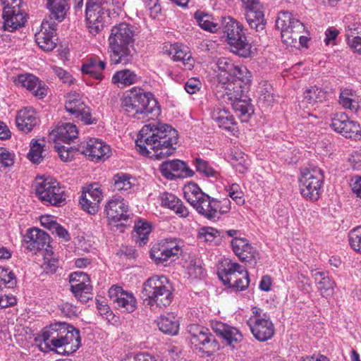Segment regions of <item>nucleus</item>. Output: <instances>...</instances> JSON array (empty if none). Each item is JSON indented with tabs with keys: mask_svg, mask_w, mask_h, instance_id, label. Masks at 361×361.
Masks as SVG:
<instances>
[{
	"mask_svg": "<svg viewBox=\"0 0 361 361\" xmlns=\"http://www.w3.org/2000/svg\"><path fill=\"white\" fill-rule=\"evenodd\" d=\"M57 152L62 161H70L73 159L76 149L65 146H58Z\"/></svg>",
	"mask_w": 361,
	"mask_h": 361,
	"instance_id": "nucleus-59",
	"label": "nucleus"
},
{
	"mask_svg": "<svg viewBox=\"0 0 361 361\" xmlns=\"http://www.w3.org/2000/svg\"><path fill=\"white\" fill-rule=\"evenodd\" d=\"M219 235V232L212 227H203L200 229L197 238L202 242H212L216 237Z\"/></svg>",
	"mask_w": 361,
	"mask_h": 361,
	"instance_id": "nucleus-56",
	"label": "nucleus"
},
{
	"mask_svg": "<svg viewBox=\"0 0 361 361\" xmlns=\"http://www.w3.org/2000/svg\"><path fill=\"white\" fill-rule=\"evenodd\" d=\"M68 328H70L69 324L65 322L55 323L44 328L38 337L41 350L45 351L53 350L54 348H61L63 335Z\"/></svg>",
	"mask_w": 361,
	"mask_h": 361,
	"instance_id": "nucleus-13",
	"label": "nucleus"
},
{
	"mask_svg": "<svg viewBox=\"0 0 361 361\" xmlns=\"http://www.w3.org/2000/svg\"><path fill=\"white\" fill-rule=\"evenodd\" d=\"M192 207L204 218L210 221L217 220L216 208H218V200L211 197L206 194L198 201L197 204Z\"/></svg>",
	"mask_w": 361,
	"mask_h": 361,
	"instance_id": "nucleus-31",
	"label": "nucleus"
},
{
	"mask_svg": "<svg viewBox=\"0 0 361 361\" xmlns=\"http://www.w3.org/2000/svg\"><path fill=\"white\" fill-rule=\"evenodd\" d=\"M212 329L217 336L233 348L243 339V335L238 329L226 324L216 322L212 324Z\"/></svg>",
	"mask_w": 361,
	"mask_h": 361,
	"instance_id": "nucleus-28",
	"label": "nucleus"
},
{
	"mask_svg": "<svg viewBox=\"0 0 361 361\" xmlns=\"http://www.w3.org/2000/svg\"><path fill=\"white\" fill-rule=\"evenodd\" d=\"M248 326L255 338L259 341H266L271 338L275 333L274 326L270 317L252 321Z\"/></svg>",
	"mask_w": 361,
	"mask_h": 361,
	"instance_id": "nucleus-25",
	"label": "nucleus"
},
{
	"mask_svg": "<svg viewBox=\"0 0 361 361\" xmlns=\"http://www.w3.org/2000/svg\"><path fill=\"white\" fill-rule=\"evenodd\" d=\"M157 326L163 333L170 335H176L179 329L178 322L172 314L161 316L157 320Z\"/></svg>",
	"mask_w": 361,
	"mask_h": 361,
	"instance_id": "nucleus-40",
	"label": "nucleus"
},
{
	"mask_svg": "<svg viewBox=\"0 0 361 361\" xmlns=\"http://www.w3.org/2000/svg\"><path fill=\"white\" fill-rule=\"evenodd\" d=\"M85 106L78 93L73 92L68 94L65 104V108L67 111L75 115L78 113V111L84 110Z\"/></svg>",
	"mask_w": 361,
	"mask_h": 361,
	"instance_id": "nucleus-46",
	"label": "nucleus"
},
{
	"mask_svg": "<svg viewBox=\"0 0 361 361\" xmlns=\"http://www.w3.org/2000/svg\"><path fill=\"white\" fill-rule=\"evenodd\" d=\"M47 7L50 11V16L55 20L61 22L66 15V0H47Z\"/></svg>",
	"mask_w": 361,
	"mask_h": 361,
	"instance_id": "nucleus-44",
	"label": "nucleus"
},
{
	"mask_svg": "<svg viewBox=\"0 0 361 361\" xmlns=\"http://www.w3.org/2000/svg\"><path fill=\"white\" fill-rule=\"evenodd\" d=\"M132 179L131 176L127 173H118L116 174L113 178L114 190L118 191H128L134 185L131 181Z\"/></svg>",
	"mask_w": 361,
	"mask_h": 361,
	"instance_id": "nucleus-47",
	"label": "nucleus"
},
{
	"mask_svg": "<svg viewBox=\"0 0 361 361\" xmlns=\"http://www.w3.org/2000/svg\"><path fill=\"white\" fill-rule=\"evenodd\" d=\"M104 214L109 221L118 222L128 219V206L123 198L116 197L109 200L104 208Z\"/></svg>",
	"mask_w": 361,
	"mask_h": 361,
	"instance_id": "nucleus-23",
	"label": "nucleus"
},
{
	"mask_svg": "<svg viewBox=\"0 0 361 361\" xmlns=\"http://www.w3.org/2000/svg\"><path fill=\"white\" fill-rule=\"evenodd\" d=\"M109 296L118 309H123L128 312H133L136 309L137 301L133 294L120 286H111L109 290Z\"/></svg>",
	"mask_w": 361,
	"mask_h": 361,
	"instance_id": "nucleus-19",
	"label": "nucleus"
},
{
	"mask_svg": "<svg viewBox=\"0 0 361 361\" xmlns=\"http://www.w3.org/2000/svg\"><path fill=\"white\" fill-rule=\"evenodd\" d=\"M160 171L163 176L169 180L183 177V176L192 177L194 171L186 166V164L179 159L166 161L160 166Z\"/></svg>",
	"mask_w": 361,
	"mask_h": 361,
	"instance_id": "nucleus-21",
	"label": "nucleus"
},
{
	"mask_svg": "<svg viewBox=\"0 0 361 361\" xmlns=\"http://www.w3.org/2000/svg\"><path fill=\"white\" fill-rule=\"evenodd\" d=\"M52 70L54 74L59 78L60 80L63 83L71 84L73 82L72 75L66 71L62 69L60 67L54 66Z\"/></svg>",
	"mask_w": 361,
	"mask_h": 361,
	"instance_id": "nucleus-63",
	"label": "nucleus"
},
{
	"mask_svg": "<svg viewBox=\"0 0 361 361\" xmlns=\"http://www.w3.org/2000/svg\"><path fill=\"white\" fill-rule=\"evenodd\" d=\"M331 126L335 131L348 138H355L360 133V124L348 120L347 116L343 114L334 118Z\"/></svg>",
	"mask_w": 361,
	"mask_h": 361,
	"instance_id": "nucleus-24",
	"label": "nucleus"
},
{
	"mask_svg": "<svg viewBox=\"0 0 361 361\" xmlns=\"http://www.w3.org/2000/svg\"><path fill=\"white\" fill-rule=\"evenodd\" d=\"M212 118L217 126L232 135L238 132L237 123L231 113L225 108L216 107L212 112Z\"/></svg>",
	"mask_w": 361,
	"mask_h": 361,
	"instance_id": "nucleus-29",
	"label": "nucleus"
},
{
	"mask_svg": "<svg viewBox=\"0 0 361 361\" xmlns=\"http://www.w3.org/2000/svg\"><path fill=\"white\" fill-rule=\"evenodd\" d=\"M195 18L201 28L211 32L219 30L221 24L214 21V18L202 11H197L195 13Z\"/></svg>",
	"mask_w": 361,
	"mask_h": 361,
	"instance_id": "nucleus-43",
	"label": "nucleus"
},
{
	"mask_svg": "<svg viewBox=\"0 0 361 361\" xmlns=\"http://www.w3.org/2000/svg\"><path fill=\"white\" fill-rule=\"evenodd\" d=\"M43 145L37 141L32 142L30 152L27 154L28 159L34 164H39L43 159Z\"/></svg>",
	"mask_w": 361,
	"mask_h": 361,
	"instance_id": "nucleus-52",
	"label": "nucleus"
},
{
	"mask_svg": "<svg viewBox=\"0 0 361 361\" xmlns=\"http://www.w3.org/2000/svg\"><path fill=\"white\" fill-rule=\"evenodd\" d=\"M231 102L233 110L243 122L247 121L254 113L252 105L247 100L242 99V97Z\"/></svg>",
	"mask_w": 361,
	"mask_h": 361,
	"instance_id": "nucleus-41",
	"label": "nucleus"
},
{
	"mask_svg": "<svg viewBox=\"0 0 361 361\" xmlns=\"http://www.w3.org/2000/svg\"><path fill=\"white\" fill-rule=\"evenodd\" d=\"M39 122L37 112L32 108H24L16 116L17 128L22 132H30Z\"/></svg>",
	"mask_w": 361,
	"mask_h": 361,
	"instance_id": "nucleus-27",
	"label": "nucleus"
},
{
	"mask_svg": "<svg viewBox=\"0 0 361 361\" xmlns=\"http://www.w3.org/2000/svg\"><path fill=\"white\" fill-rule=\"evenodd\" d=\"M61 313L68 317H75L78 314V308L71 302H63L59 305Z\"/></svg>",
	"mask_w": 361,
	"mask_h": 361,
	"instance_id": "nucleus-60",
	"label": "nucleus"
},
{
	"mask_svg": "<svg viewBox=\"0 0 361 361\" xmlns=\"http://www.w3.org/2000/svg\"><path fill=\"white\" fill-rule=\"evenodd\" d=\"M243 7L246 11L245 18L250 27L256 31L264 30V13L262 5L258 4L255 8V6L249 7L246 4H243Z\"/></svg>",
	"mask_w": 361,
	"mask_h": 361,
	"instance_id": "nucleus-33",
	"label": "nucleus"
},
{
	"mask_svg": "<svg viewBox=\"0 0 361 361\" xmlns=\"http://www.w3.org/2000/svg\"><path fill=\"white\" fill-rule=\"evenodd\" d=\"M102 197L100 188L97 184H92L82 192L79 203L83 210L94 214L98 211Z\"/></svg>",
	"mask_w": 361,
	"mask_h": 361,
	"instance_id": "nucleus-20",
	"label": "nucleus"
},
{
	"mask_svg": "<svg viewBox=\"0 0 361 361\" xmlns=\"http://www.w3.org/2000/svg\"><path fill=\"white\" fill-rule=\"evenodd\" d=\"M200 87L201 82L197 78H191L188 79L184 86L185 91L190 94L198 92L200 89Z\"/></svg>",
	"mask_w": 361,
	"mask_h": 361,
	"instance_id": "nucleus-64",
	"label": "nucleus"
},
{
	"mask_svg": "<svg viewBox=\"0 0 361 361\" xmlns=\"http://www.w3.org/2000/svg\"><path fill=\"white\" fill-rule=\"evenodd\" d=\"M63 335V341L61 347L63 348V354H71L75 352L80 346V331L73 326L69 324Z\"/></svg>",
	"mask_w": 361,
	"mask_h": 361,
	"instance_id": "nucleus-34",
	"label": "nucleus"
},
{
	"mask_svg": "<svg viewBox=\"0 0 361 361\" xmlns=\"http://www.w3.org/2000/svg\"><path fill=\"white\" fill-rule=\"evenodd\" d=\"M82 153L89 157L92 161L105 159L111 153L110 147L98 139H90L81 146Z\"/></svg>",
	"mask_w": 361,
	"mask_h": 361,
	"instance_id": "nucleus-22",
	"label": "nucleus"
},
{
	"mask_svg": "<svg viewBox=\"0 0 361 361\" xmlns=\"http://www.w3.org/2000/svg\"><path fill=\"white\" fill-rule=\"evenodd\" d=\"M24 242L27 250L34 253L44 250L49 255L50 249V236L45 231L32 228L27 231L24 235Z\"/></svg>",
	"mask_w": 361,
	"mask_h": 361,
	"instance_id": "nucleus-16",
	"label": "nucleus"
},
{
	"mask_svg": "<svg viewBox=\"0 0 361 361\" xmlns=\"http://www.w3.org/2000/svg\"><path fill=\"white\" fill-rule=\"evenodd\" d=\"M276 26L281 30L283 43L295 46L298 39L302 46H306L307 38L301 35L305 30V26L298 19L294 18L291 13L280 12L276 20Z\"/></svg>",
	"mask_w": 361,
	"mask_h": 361,
	"instance_id": "nucleus-6",
	"label": "nucleus"
},
{
	"mask_svg": "<svg viewBox=\"0 0 361 361\" xmlns=\"http://www.w3.org/2000/svg\"><path fill=\"white\" fill-rule=\"evenodd\" d=\"M105 67L106 63L104 61L99 59L97 57H92L87 59L82 64L81 71L84 74L101 80L103 78L101 71L104 70Z\"/></svg>",
	"mask_w": 361,
	"mask_h": 361,
	"instance_id": "nucleus-37",
	"label": "nucleus"
},
{
	"mask_svg": "<svg viewBox=\"0 0 361 361\" xmlns=\"http://www.w3.org/2000/svg\"><path fill=\"white\" fill-rule=\"evenodd\" d=\"M183 193L185 200L192 206L197 204L199 200L206 195L203 192L197 184L190 183L184 186Z\"/></svg>",
	"mask_w": 361,
	"mask_h": 361,
	"instance_id": "nucleus-45",
	"label": "nucleus"
},
{
	"mask_svg": "<svg viewBox=\"0 0 361 361\" xmlns=\"http://www.w3.org/2000/svg\"><path fill=\"white\" fill-rule=\"evenodd\" d=\"M182 242L176 238H166L155 244L151 249V257L157 263H163L171 257L177 256L181 250Z\"/></svg>",
	"mask_w": 361,
	"mask_h": 361,
	"instance_id": "nucleus-14",
	"label": "nucleus"
},
{
	"mask_svg": "<svg viewBox=\"0 0 361 361\" xmlns=\"http://www.w3.org/2000/svg\"><path fill=\"white\" fill-rule=\"evenodd\" d=\"M54 20H55L54 18L50 16L48 18L44 19L40 30L35 34L36 42L42 49L46 51H51L56 47L54 37L56 35V24Z\"/></svg>",
	"mask_w": 361,
	"mask_h": 361,
	"instance_id": "nucleus-17",
	"label": "nucleus"
},
{
	"mask_svg": "<svg viewBox=\"0 0 361 361\" xmlns=\"http://www.w3.org/2000/svg\"><path fill=\"white\" fill-rule=\"evenodd\" d=\"M4 5L2 17L4 18V28L8 32H13L23 27L27 15L20 8L21 0H1Z\"/></svg>",
	"mask_w": 361,
	"mask_h": 361,
	"instance_id": "nucleus-12",
	"label": "nucleus"
},
{
	"mask_svg": "<svg viewBox=\"0 0 361 361\" xmlns=\"http://www.w3.org/2000/svg\"><path fill=\"white\" fill-rule=\"evenodd\" d=\"M216 66L221 72L219 74V78L222 79L226 75H227L226 77H229L235 65L229 58L221 57L217 60Z\"/></svg>",
	"mask_w": 361,
	"mask_h": 361,
	"instance_id": "nucleus-51",
	"label": "nucleus"
},
{
	"mask_svg": "<svg viewBox=\"0 0 361 361\" xmlns=\"http://www.w3.org/2000/svg\"><path fill=\"white\" fill-rule=\"evenodd\" d=\"M178 141V132L171 126L159 123L145 125L135 140L137 150L142 155L155 159L171 155Z\"/></svg>",
	"mask_w": 361,
	"mask_h": 361,
	"instance_id": "nucleus-1",
	"label": "nucleus"
},
{
	"mask_svg": "<svg viewBox=\"0 0 361 361\" xmlns=\"http://www.w3.org/2000/svg\"><path fill=\"white\" fill-rule=\"evenodd\" d=\"M231 245L233 252L242 262H246L253 267L256 265L259 254L246 238L234 237Z\"/></svg>",
	"mask_w": 361,
	"mask_h": 361,
	"instance_id": "nucleus-18",
	"label": "nucleus"
},
{
	"mask_svg": "<svg viewBox=\"0 0 361 361\" xmlns=\"http://www.w3.org/2000/svg\"><path fill=\"white\" fill-rule=\"evenodd\" d=\"M304 97L300 102V107L309 108V106H314L317 102H321L325 97V92L316 86L307 89L304 93Z\"/></svg>",
	"mask_w": 361,
	"mask_h": 361,
	"instance_id": "nucleus-39",
	"label": "nucleus"
},
{
	"mask_svg": "<svg viewBox=\"0 0 361 361\" xmlns=\"http://www.w3.org/2000/svg\"><path fill=\"white\" fill-rule=\"evenodd\" d=\"M219 92H222L221 95L224 98L232 102L243 97L245 86L239 80H233L229 77L220 79L219 85Z\"/></svg>",
	"mask_w": 361,
	"mask_h": 361,
	"instance_id": "nucleus-26",
	"label": "nucleus"
},
{
	"mask_svg": "<svg viewBox=\"0 0 361 361\" xmlns=\"http://www.w3.org/2000/svg\"><path fill=\"white\" fill-rule=\"evenodd\" d=\"M159 199L162 207L171 209L180 217H186L188 216L189 212L188 209L183 205L182 201L175 195L164 192L160 194Z\"/></svg>",
	"mask_w": 361,
	"mask_h": 361,
	"instance_id": "nucleus-32",
	"label": "nucleus"
},
{
	"mask_svg": "<svg viewBox=\"0 0 361 361\" xmlns=\"http://www.w3.org/2000/svg\"><path fill=\"white\" fill-rule=\"evenodd\" d=\"M135 232L140 240V244L146 243L148 235L151 232V226L147 223L142 220H139L135 226Z\"/></svg>",
	"mask_w": 361,
	"mask_h": 361,
	"instance_id": "nucleus-55",
	"label": "nucleus"
},
{
	"mask_svg": "<svg viewBox=\"0 0 361 361\" xmlns=\"http://www.w3.org/2000/svg\"><path fill=\"white\" fill-rule=\"evenodd\" d=\"M219 30L226 37L231 51L235 54L247 58L251 54V44L247 41L242 25L233 18L224 17Z\"/></svg>",
	"mask_w": 361,
	"mask_h": 361,
	"instance_id": "nucleus-5",
	"label": "nucleus"
},
{
	"mask_svg": "<svg viewBox=\"0 0 361 361\" xmlns=\"http://www.w3.org/2000/svg\"><path fill=\"white\" fill-rule=\"evenodd\" d=\"M135 36L133 26L127 23H121L111 27L108 39L111 63L126 65L132 61Z\"/></svg>",
	"mask_w": 361,
	"mask_h": 361,
	"instance_id": "nucleus-2",
	"label": "nucleus"
},
{
	"mask_svg": "<svg viewBox=\"0 0 361 361\" xmlns=\"http://www.w3.org/2000/svg\"><path fill=\"white\" fill-rule=\"evenodd\" d=\"M300 180V193L307 200H317L324 182V174L317 166L301 169Z\"/></svg>",
	"mask_w": 361,
	"mask_h": 361,
	"instance_id": "nucleus-9",
	"label": "nucleus"
},
{
	"mask_svg": "<svg viewBox=\"0 0 361 361\" xmlns=\"http://www.w3.org/2000/svg\"><path fill=\"white\" fill-rule=\"evenodd\" d=\"M71 290L82 302L92 298V287L88 275L82 271H75L70 276Z\"/></svg>",
	"mask_w": 361,
	"mask_h": 361,
	"instance_id": "nucleus-15",
	"label": "nucleus"
},
{
	"mask_svg": "<svg viewBox=\"0 0 361 361\" xmlns=\"http://www.w3.org/2000/svg\"><path fill=\"white\" fill-rule=\"evenodd\" d=\"M173 59L176 61L182 62L185 69L191 70L193 68V60L191 54L188 52L187 47L176 49Z\"/></svg>",
	"mask_w": 361,
	"mask_h": 361,
	"instance_id": "nucleus-50",
	"label": "nucleus"
},
{
	"mask_svg": "<svg viewBox=\"0 0 361 361\" xmlns=\"http://www.w3.org/2000/svg\"><path fill=\"white\" fill-rule=\"evenodd\" d=\"M228 161L233 169L240 173H245L250 166L247 156L238 149L231 151L228 154Z\"/></svg>",
	"mask_w": 361,
	"mask_h": 361,
	"instance_id": "nucleus-38",
	"label": "nucleus"
},
{
	"mask_svg": "<svg viewBox=\"0 0 361 361\" xmlns=\"http://www.w3.org/2000/svg\"><path fill=\"white\" fill-rule=\"evenodd\" d=\"M58 259L53 257V252L51 249L49 251V255L45 252L44 256V262L42 267L47 274H54L58 268Z\"/></svg>",
	"mask_w": 361,
	"mask_h": 361,
	"instance_id": "nucleus-53",
	"label": "nucleus"
},
{
	"mask_svg": "<svg viewBox=\"0 0 361 361\" xmlns=\"http://www.w3.org/2000/svg\"><path fill=\"white\" fill-rule=\"evenodd\" d=\"M348 238L351 248L361 253V226L353 228L349 233Z\"/></svg>",
	"mask_w": 361,
	"mask_h": 361,
	"instance_id": "nucleus-54",
	"label": "nucleus"
},
{
	"mask_svg": "<svg viewBox=\"0 0 361 361\" xmlns=\"http://www.w3.org/2000/svg\"><path fill=\"white\" fill-rule=\"evenodd\" d=\"M219 278L224 285L236 290H244L250 283L248 272L238 263L225 260L218 272Z\"/></svg>",
	"mask_w": 361,
	"mask_h": 361,
	"instance_id": "nucleus-8",
	"label": "nucleus"
},
{
	"mask_svg": "<svg viewBox=\"0 0 361 361\" xmlns=\"http://www.w3.org/2000/svg\"><path fill=\"white\" fill-rule=\"evenodd\" d=\"M359 31H356L355 29L354 31H350V32L346 34L347 41L348 45L351 49H354L357 52V48L361 46V41L358 39Z\"/></svg>",
	"mask_w": 361,
	"mask_h": 361,
	"instance_id": "nucleus-61",
	"label": "nucleus"
},
{
	"mask_svg": "<svg viewBox=\"0 0 361 361\" xmlns=\"http://www.w3.org/2000/svg\"><path fill=\"white\" fill-rule=\"evenodd\" d=\"M348 90H345L341 92L339 97V103L345 109H349L352 111H356L358 109V104L356 102L349 98Z\"/></svg>",
	"mask_w": 361,
	"mask_h": 361,
	"instance_id": "nucleus-58",
	"label": "nucleus"
},
{
	"mask_svg": "<svg viewBox=\"0 0 361 361\" xmlns=\"http://www.w3.org/2000/svg\"><path fill=\"white\" fill-rule=\"evenodd\" d=\"M229 78L233 80H239L243 85L246 86L250 81V73L245 66H235Z\"/></svg>",
	"mask_w": 361,
	"mask_h": 361,
	"instance_id": "nucleus-49",
	"label": "nucleus"
},
{
	"mask_svg": "<svg viewBox=\"0 0 361 361\" xmlns=\"http://www.w3.org/2000/svg\"><path fill=\"white\" fill-rule=\"evenodd\" d=\"M137 80V75L129 69L117 71L112 77V82L120 88L131 85Z\"/></svg>",
	"mask_w": 361,
	"mask_h": 361,
	"instance_id": "nucleus-42",
	"label": "nucleus"
},
{
	"mask_svg": "<svg viewBox=\"0 0 361 361\" xmlns=\"http://www.w3.org/2000/svg\"><path fill=\"white\" fill-rule=\"evenodd\" d=\"M18 82L32 92L33 95L38 99H43L47 94L48 87L32 74L19 75Z\"/></svg>",
	"mask_w": 361,
	"mask_h": 361,
	"instance_id": "nucleus-30",
	"label": "nucleus"
},
{
	"mask_svg": "<svg viewBox=\"0 0 361 361\" xmlns=\"http://www.w3.org/2000/svg\"><path fill=\"white\" fill-rule=\"evenodd\" d=\"M188 329L190 342L196 350L211 356L219 350V345L208 329L195 324L189 325Z\"/></svg>",
	"mask_w": 361,
	"mask_h": 361,
	"instance_id": "nucleus-11",
	"label": "nucleus"
},
{
	"mask_svg": "<svg viewBox=\"0 0 361 361\" xmlns=\"http://www.w3.org/2000/svg\"><path fill=\"white\" fill-rule=\"evenodd\" d=\"M1 281L0 282L1 289L3 287L13 288L16 284V279L15 274L10 271H5V274H2L0 277Z\"/></svg>",
	"mask_w": 361,
	"mask_h": 361,
	"instance_id": "nucleus-62",
	"label": "nucleus"
},
{
	"mask_svg": "<svg viewBox=\"0 0 361 361\" xmlns=\"http://www.w3.org/2000/svg\"><path fill=\"white\" fill-rule=\"evenodd\" d=\"M312 276L322 296L327 298L333 295L335 283L326 273L314 270L312 271Z\"/></svg>",
	"mask_w": 361,
	"mask_h": 361,
	"instance_id": "nucleus-35",
	"label": "nucleus"
},
{
	"mask_svg": "<svg viewBox=\"0 0 361 361\" xmlns=\"http://www.w3.org/2000/svg\"><path fill=\"white\" fill-rule=\"evenodd\" d=\"M228 192V195L231 197L238 204L242 205L245 202L243 198V192L240 189V187L237 183H233L226 190Z\"/></svg>",
	"mask_w": 361,
	"mask_h": 361,
	"instance_id": "nucleus-57",
	"label": "nucleus"
},
{
	"mask_svg": "<svg viewBox=\"0 0 361 361\" xmlns=\"http://www.w3.org/2000/svg\"><path fill=\"white\" fill-rule=\"evenodd\" d=\"M51 135L59 141L69 143L78 137V132L75 125L64 123L54 129Z\"/></svg>",
	"mask_w": 361,
	"mask_h": 361,
	"instance_id": "nucleus-36",
	"label": "nucleus"
},
{
	"mask_svg": "<svg viewBox=\"0 0 361 361\" xmlns=\"http://www.w3.org/2000/svg\"><path fill=\"white\" fill-rule=\"evenodd\" d=\"M196 171L206 177L217 178L218 172L215 171L209 162L201 158H195L193 161Z\"/></svg>",
	"mask_w": 361,
	"mask_h": 361,
	"instance_id": "nucleus-48",
	"label": "nucleus"
},
{
	"mask_svg": "<svg viewBox=\"0 0 361 361\" xmlns=\"http://www.w3.org/2000/svg\"><path fill=\"white\" fill-rule=\"evenodd\" d=\"M142 298L152 310L165 307L172 301L170 285L164 276H154L148 279L143 284Z\"/></svg>",
	"mask_w": 361,
	"mask_h": 361,
	"instance_id": "nucleus-4",
	"label": "nucleus"
},
{
	"mask_svg": "<svg viewBox=\"0 0 361 361\" xmlns=\"http://www.w3.org/2000/svg\"><path fill=\"white\" fill-rule=\"evenodd\" d=\"M122 107L129 116L140 119H154L160 114L157 101L151 92L133 89L123 99Z\"/></svg>",
	"mask_w": 361,
	"mask_h": 361,
	"instance_id": "nucleus-3",
	"label": "nucleus"
},
{
	"mask_svg": "<svg viewBox=\"0 0 361 361\" xmlns=\"http://www.w3.org/2000/svg\"><path fill=\"white\" fill-rule=\"evenodd\" d=\"M35 192L39 199L45 204L61 207L66 203V195L63 188L58 181L52 178L37 179Z\"/></svg>",
	"mask_w": 361,
	"mask_h": 361,
	"instance_id": "nucleus-10",
	"label": "nucleus"
},
{
	"mask_svg": "<svg viewBox=\"0 0 361 361\" xmlns=\"http://www.w3.org/2000/svg\"><path fill=\"white\" fill-rule=\"evenodd\" d=\"M115 8L114 0H87L86 4V22L89 32L96 35L102 32L104 19L109 17L110 11Z\"/></svg>",
	"mask_w": 361,
	"mask_h": 361,
	"instance_id": "nucleus-7",
	"label": "nucleus"
}]
</instances>
